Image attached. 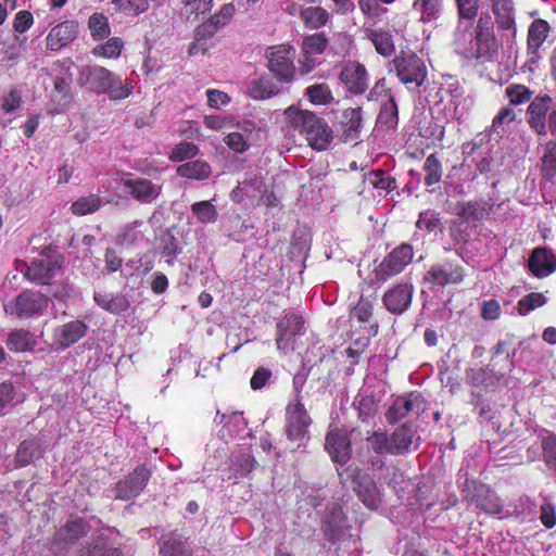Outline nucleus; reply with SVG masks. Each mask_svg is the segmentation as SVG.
<instances>
[{
    "label": "nucleus",
    "instance_id": "f257e3e1",
    "mask_svg": "<svg viewBox=\"0 0 556 556\" xmlns=\"http://www.w3.org/2000/svg\"><path fill=\"white\" fill-rule=\"evenodd\" d=\"M283 117L288 126L304 137L313 150L326 151L330 148L333 130L324 117L295 105L287 108Z\"/></svg>",
    "mask_w": 556,
    "mask_h": 556
},
{
    "label": "nucleus",
    "instance_id": "f03ea898",
    "mask_svg": "<svg viewBox=\"0 0 556 556\" xmlns=\"http://www.w3.org/2000/svg\"><path fill=\"white\" fill-rule=\"evenodd\" d=\"M495 30L491 15L482 13L473 27V39L470 49L467 50L466 47H463L458 38L455 39V46L463 54L477 60L492 61L497 56L501 47L506 43V41L501 40V34L497 36Z\"/></svg>",
    "mask_w": 556,
    "mask_h": 556
},
{
    "label": "nucleus",
    "instance_id": "7ed1b4c3",
    "mask_svg": "<svg viewBox=\"0 0 556 556\" xmlns=\"http://www.w3.org/2000/svg\"><path fill=\"white\" fill-rule=\"evenodd\" d=\"M457 486L463 501L488 515L503 513V504L496 492L481 480L469 477L468 472L459 471Z\"/></svg>",
    "mask_w": 556,
    "mask_h": 556
},
{
    "label": "nucleus",
    "instance_id": "20e7f679",
    "mask_svg": "<svg viewBox=\"0 0 556 556\" xmlns=\"http://www.w3.org/2000/svg\"><path fill=\"white\" fill-rule=\"evenodd\" d=\"M339 476L350 483L358 501L369 510H377L383 502V493L375 477L359 467L348 466Z\"/></svg>",
    "mask_w": 556,
    "mask_h": 556
},
{
    "label": "nucleus",
    "instance_id": "39448f33",
    "mask_svg": "<svg viewBox=\"0 0 556 556\" xmlns=\"http://www.w3.org/2000/svg\"><path fill=\"white\" fill-rule=\"evenodd\" d=\"M89 88L98 94H108L111 100H123L132 92L130 83H122V78L103 66L89 68L87 75Z\"/></svg>",
    "mask_w": 556,
    "mask_h": 556
},
{
    "label": "nucleus",
    "instance_id": "423d86ee",
    "mask_svg": "<svg viewBox=\"0 0 556 556\" xmlns=\"http://www.w3.org/2000/svg\"><path fill=\"white\" fill-rule=\"evenodd\" d=\"M390 65L395 71L400 81L404 85H415L420 87L425 84L428 70L425 61L413 51H400Z\"/></svg>",
    "mask_w": 556,
    "mask_h": 556
},
{
    "label": "nucleus",
    "instance_id": "0eeeda50",
    "mask_svg": "<svg viewBox=\"0 0 556 556\" xmlns=\"http://www.w3.org/2000/svg\"><path fill=\"white\" fill-rule=\"evenodd\" d=\"M312 422L313 420L302 402L300 390L296 389L294 401L288 403L286 407L285 432L288 440L300 445L308 438V428Z\"/></svg>",
    "mask_w": 556,
    "mask_h": 556
},
{
    "label": "nucleus",
    "instance_id": "6e6552de",
    "mask_svg": "<svg viewBox=\"0 0 556 556\" xmlns=\"http://www.w3.org/2000/svg\"><path fill=\"white\" fill-rule=\"evenodd\" d=\"M49 305V298L40 291L23 290L13 302L4 306L7 314L22 318L41 315Z\"/></svg>",
    "mask_w": 556,
    "mask_h": 556
},
{
    "label": "nucleus",
    "instance_id": "1a4fd4ad",
    "mask_svg": "<svg viewBox=\"0 0 556 556\" xmlns=\"http://www.w3.org/2000/svg\"><path fill=\"white\" fill-rule=\"evenodd\" d=\"M294 49L289 45L271 46L266 51L267 67L281 83L288 84L295 76Z\"/></svg>",
    "mask_w": 556,
    "mask_h": 556
},
{
    "label": "nucleus",
    "instance_id": "9d476101",
    "mask_svg": "<svg viewBox=\"0 0 556 556\" xmlns=\"http://www.w3.org/2000/svg\"><path fill=\"white\" fill-rule=\"evenodd\" d=\"M90 531L89 522L84 518H75L60 527L51 541L50 551L54 555H62L70 551L80 539Z\"/></svg>",
    "mask_w": 556,
    "mask_h": 556
},
{
    "label": "nucleus",
    "instance_id": "9b49d317",
    "mask_svg": "<svg viewBox=\"0 0 556 556\" xmlns=\"http://www.w3.org/2000/svg\"><path fill=\"white\" fill-rule=\"evenodd\" d=\"M493 14V23L501 40L511 45L517 34L516 8L514 0H500L489 3Z\"/></svg>",
    "mask_w": 556,
    "mask_h": 556
},
{
    "label": "nucleus",
    "instance_id": "f8f14e48",
    "mask_svg": "<svg viewBox=\"0 0 556 556\" xmlns=\"http://www.w3.org/2000/svg\"><path fill=\"white\" fill-rule=\"evenodd\" d=\"M414 252L412 245L403 243L393 249L382 262L375 268L377 282H386L399 275L412 262Z\"/></svg>",
    "mask_w": 556,
    "mask_h": 556
},
{
    "label": "nucleus",
    "instance_id": "ddd939ff",
    "mask_svg": "<svg viewBox=\"0 0 556 556\" xmlns=\"http://www.w3.org/2000/svg\"><path fill=\"white\" fill-rule=\"evenodd\" d=\"M151 478V470L146 464L137 466L124 479L116 483V498L129 501L137 497L147 486Z\"/></svg>",
    "mask_w": 556,
    "mask_h": 556
},
{
    "label": "nucleus",
    "instance_id": "4468645a",
    "mask_svg": "<svg viewBox=\"0 0 556 556\" xmlns=\"http://www.w3.org/2000/svg\"><path fill=\"white\" fill-rule=\"evenodd\" d=\"M464 267L454 261L446 260L433 264L425 274L424 280L434 286L458 285L464 280Z\"/></svg>",
    "mask_w": 556,
    "mask_h": 556
},
{
    "label": "nucleus",
    "instance_id": "2eb2a0df",
    "mask_svg": "<svg viewBox=\"0 0 556 556\" xmlns=\"http://www.w3.org/2000/svg\"><path fill=\"white\" fill-rule=\"evenodd\" d=\"M64 257L60 254L40 260H33L26 265V278L37 285H50L51 279L61 270Z\"/></svg>",
    "mask_w": 556,
    "mask_h": 556
},
{
    "label": "nucleus",
    "instance_id": "dca6fc26",
    "mask_svg": "<svg viewBox=\"0 0 556 556\" xmlns=\"http://www.w3.org/2000/svg\"><path fill=\"white\" fill-rule=\"evenodd\" d=\"M123 188L136 201L142 204L155 202L163 191L162 182L143 177H129L122 180Z\"/></svg>",
    "mask_w": 556,
    "mask_h": 556
},
{
    "label": "nucleus",
    "instance_id": "f3484780",
    "mask_svg": "<svg viewBox=\"0 0 556 556\" xmlns=\"http://www.w3.org/2000/svg\"><path fill=\"white\" fill-rule=\"evenodd\" d=\"M553 99L548 94L535 96L527 109V123L529 127L538 135L547 134L546 119L552 110Z\"/></svg>",
    "mask_w": 556,
    "mask_h": 556
},
{
    "label": "nucleus",
    "instance_id": "a211bd4d",
    "mask_svg": "<svg viewBox=\"0 0 556 556\" xmlns=\"http://www.w3.org/2000/svg\"><path fill=\"white\" fill-rule=\"evenodd\" d=\"M325 450L333 463L345 465L352 455V444L346 430L330 429L326 434Z\"/></svg>",
    "mask_w": 556,
    "mask_h": 556
},
{
    "label": "nucleus",
    "instance_id": "6ab92c4d",
    "mask_svg": "<svg viewBox=\"0 0 556 556\" xmlns=\"http://www.w3.org/2000/svg\"><path fill=\"white\" fill-rule=\"evenodd\" d=\"M413 283L403 281L384 292L382 295V303L389 313L401 315L409 308L413 301Z\"/></svg>",
    "mask_w": 556,
    "mask_h": 556
},
{
    "label": "nucleus",
    "instance_id": "aec40b11",
    "mask_svg": "<svg viewBox=\"0 0 556 556\" xmlns=\"http://www.w3.org/2000/svg\"><path fill=\"white\" fill-rule=\"evenodd\" d=\"M339 79L353 94H363L368 89L367 70L357 61H346L341 68Z\"/></svg>",
    "mask_w": 556,
    "mask_h": 556
},
{
    "label": "nucleus",
    "instance_id": "412c9836",
    "mask_svg": "<svg viewBox=\"0 0 556 556\" xmlns=\"http://www.w3.org/2000/svg\"><path fill=\"white\" fill-rule=\"evenodd\" d=\"M424 397L417 392L397 396L387 409L386 420L390 425H395L408 416L409 413L424 409Z\"/></svg>",
    "mask_w": 556,
    "mask_h": 556
},
{
    "label": "nucleus",
    "instance_id": "4be33fe9",
    "mask_svg": "<svg viewBox=\"0 0 556 556\" xmlns=\"http://www.w3.org/2000/svg\"><path fill=\"white\" fill-rule=\"evenodd\" d=\"M527 267L534 277L546 278L556 271V254L546 247L534 248Z\"/></svg>",
    "mask_w": 556,
    "mask_h": 556
},
{
    "label": "nucleus",
    "instance_id": "5701e85b",
    "mask_svg": "<svg viewBox=\"0 0 556 556\" xmlns=\"http://www.w3.org/2000/svg\"><path fill=\"white\" fill-rule=\"evenodd\" d=\"M78 35V23L74 20L63 21L53 26L47 35L46 46L48 50L60 51L73 42Z\"/></svg>",
    "mask_w": 556,
    "mask_h": 556
},
{
    "label": "nucleus",
    "instance_id": "b1692460",
    "mask_svg": "<svg viewBox=\"0 0 556 556\" xmlns=\"http://www.w3.org/2000/svg\"><path fill=\"white\" fill-rule=\"evenodd\" d=\"M304 319L298 314H286L276 326V344L278 350H287L293 343L294 338L301 333Z\"/></svg>",
    "mask_w": 556,
    "mask_h": 556
},
{
    "label": "nucleus",
    "instance_id": "393cba45",
    "mask_svg": "<svg viewBox=\"0 0 556 556\" xmlns=\"http://www.w3.org/2000/svg\"><path fill=\"white\" fill-rule=\"evenodd\" d=\"M88 326L83 320H71L54 330V341L58 348L66 350L87 333Z\"/></svg>",
    "mask_w": 556,
    "mask_h": 556
},
{
    "label": "nucleus",
    "instance_id": "a878e982",
    "mask_svg": "<svg viewBox=\"0 0 556 556\" xmlns=\"http://www.w3.org/2000/svg\"><path fill=\"white\" fill-rule=\"evenodd\" d=\"M363 111L361 106L343 110L339 126L345 142L356 140L361 135Z\"/></svg>",
    "mask_w": 556,
    "mask_h": 556
},
{
    "label": "nucleus",
    "instance_id": "bb28decb",
    "mask_svg": "<svg viewBox=\"0 0 556 556\" xmlns=\"http://www.w3.org/2000/svg\"><path fill=\"white\" fill-rule=\"evenodd\" d=\"M365 33L379 55L389 58L395 52L394 37L390 29L369 26L365 29Z\"/></svg>",
    "mask_w": 556,
    "mask_h": 556
},
{
    "label": "nucleus",
    "instance_id": "cd10ccee",
    "mask_svg": "<svg viewBox=\"0 0 556 556\" xmlns=\"http://www.w3.org/2000/svg\"><path fill=\"white\" fill-rule=\"evenodd\" d=\"M490 212L491 206L484 200L459 201L456 204V214L464 222H479Z\"/></svg>",
    "mask_w": 556,
    "mask_h": 556
},
{
    "label": "nucleus",
    "instance_id": "c85d7f7f",
    "mask_svg": "<svg viewBox=\"0 0 556 556\" xmlns=\"http://www.w3.org/2000/svg\"><path fill=\"white\" fill-rule=\"evenodd\" d=\"M551 31V25L546 20L535 18L528 28L527 50L529 54H538Z\"/></svg>",
    "mask_w": 556,
    "mask_h": 556
},
{
    "label": "nucleus",
    "instance_id": "c756f323",
    "mask_svg": "<svg viewBox=\"0 0 556 556\" xmlns=\"http://www.w3.org/2000/svg\"><path fill=\"white\" fill-rule=\"evenodd\" d=\"M414 435L412 424L405 422L395 428L390 435L391 455H404L409 452Z\"/></svg>",
    "mask_w": 556,
    "mask_h": 556
},
{
    "label": "nucleus",
    "instance_id": "7c9ffc66",
    "mask_svg": "<svg viewBox=\"0 0 556 556\" xmlns=\"http://www.w3.org/2000/svg\"><path fill=\"white\" fill-rule=\"evenodd\" d=\"M93 300L98 306L104 311L121 315L128 311L130 303L124 294H109L103 292H94Z\"/></svg>",
    "mask_w": 556,
    "mask_h": 556
},
{
    "label": "nucleus",
    "instance_id": "2f4dec72",
    "mask_svg": "<svg viewBox=\"0 0 556 556\" xmlns=\"http://www.w3.org/2000/svg\"><path fill=\"white\" fill-rule=\"evenodd\" d=\"M5 343L11 352L24 353L31 351L36 346L37 340L33 332L21 328L11 331Z\"/></svg>",
    "mask_w": 556,
    "mask_h": 556
},
{
    "label": "nucleus",
    "instance_id": "473e14b6",
    "mask_svg": "<svg viewBox=\"0 0 556 556\" xmlns=\"http://www.w3.org/2000/svg\"><path fill=\"white\" fill-rule=\"evenodd\" d=\"M43 453L45 451L39 439L24 440L17 448L15 462L20 467H24L41 458Z\"/></svg>",
    "mask_w": 556,
    "mask_h": 556
},
{
    "label": "nucleus",
    "instance_id": "72a5a7b5",
    "mask_svg": "<svg viewBox=\"0 0 556 556\" xmlns=\"http://www.w3.org/2000/svg\"><path fill=\"white\" fill-rule=\"evenodd\" d=\"M345 517L340 506L334 505L329 509L323 526L325 536L332 543L339 540L342 533Z\"/></svg>",
    "mask_w": 556,
    "mask_h": 556
},
{
    "label": "nucleus",
    "instance_id": "f704fd0d",
    "mask_svg": "<svg viewBox=\"0 0 556 556\" xmlns=\"http://www.w3.org/2000/svg\"><path fill=\"white\" fill-rule=\"evenodd\" d=\"M176 174L182 178L205 180L211 176L212 168L206 161L195 160L180 164L176 168Z\"/></svg>",
    "mask_w": 556,
    "mask_h": 556
},
{
    "label": "nucleus",
    "instance_id": "c9c22d12",
    "mask_svg": "<svg viewBox=\"0 0 556 556\" xmlns=\"http://www.w3.org/2000/svg\"><path fill=\"white\" fill-rule=\"evenodd\" d=\"M413 9L420 14L421 23H434L442 14L443 0H414Z\"/></svg>",
    "mask_w": 556,
    "mask_h": 556
},
{
    "label": "nucleus",
    "instance_id": "e433bc0d",
    "mask_svg": "<svg viewBox=\"0 0 556 556\" xmlns=\"http://www.w3.org/2000/svg\"><path fill=\"white\" fill-rule=\"evenodd\" d=\"M376 123L377 126L386 130L396 128L399 124V109L394 96H390L388 100L381 104Z\"/></svg>",
    "mask_w": 556,
    "mask_h": 556
},
{
    "label": "nucleus",
    "instance_id": "4c0bfd02",
    "mask_svg": "<svg viewBox=\"0 0 556 556\" xmlns=\"http://www.w3.org/2000/svg\"><path fill=\"white\" fill-rule=\"evenodd\" d=\"M540 173L547 181L556 178V140H548L545 143L540 159Z\"/></svg>",
    "mask_w": 556,
    "mask_h": 556
},
{
    "label": "nucleus",
    "instance_id": "58836bf2",
    "mask_svg": "<svg viewBox=\"0 0 556 556\" xmlns=\"http://www.w3.org/2000/svg\"><path fill=\"white\" fill-rule=\"evenodd\" d=\"M300 17L307 28L319 29L327 25L330 14L321 7H308L301 10Z\"/></svg>",
    "mask_w": 556,
    "mask_h": 556
},
{
    "label": "nucleus",
    "instance_id": "ea45409f",
    "mask_svg": "<svg viewBox=\"0 0 556 556\" xmlns=\"http://www.w3.org/2000/svg\"><path fill=\"white\" fill-rule=\"evenodd\" d=\"M504 96L510 106H518L531 102L533 91L526 85L514 83L505 88Z\"/></svg>",
    "mask_w": 556,
    "mask_h": 556
},
{
    "label": "nucleus",
    "instance_id": "a19ab883",
    "mask_svg": "<svg viewBox=\"0 0 556 556\" xmlns=\"http://www.w3.org/2000/svg\"><path fill=\"white\" fill-rule=\"evenodd\" d=\"M88 28L94 40H103L111 35L109 18L104 13L94 12L88 18Z\"/></svg>",
    "mask_w": 556,
    "mask_h": 556
},
{
    "label": "nucleus",
    "instance_id": "79ce46f5",
    "mask_svg": "<svg viewBox=\"0 0 556 556\" xmlns=\"http://www.w3.org/2000/svg\"><path fill=\"white\" fill-rule=\"evenodd\" d=\"M102 199L98 194L80 197L71 205V212L75 216H85L93 214L102 206Z\"/></svg>",
    "mask_w": 556,
    "mask_h": 556
},
{
    "label": "nucleus",
    "instance_id": "37998d69",
    "mask_svg": "<svg viewBox=\"0 0 556 556\" xmlns=\"http://www.w3.org/2000/svg\"><path fill=\"white\" fill-rule=\"evenodd\" d=\"M425 175V185L427 187H431L441 181L443 168L442 162L439 159L437 153H431L427 156L424 164Z\"/></svg>",
    "mask_w": 556,
    "mask_h": 556
},
{
    "label": "nucleus",
    "instance_id": "c03bdc74",
    "mask_svg": "<svg viewBox=\"0 0 556 556\" xmlns=\"http://www.w3.org/2000/svg\"><path fill=\"white\" fill-rule=\"evenodd\" d=\"M328 47V38L325 33H315L306 36L302 41V51L306 56L321 54Z\"/></svg>",
    "mask_w": 556,
    "mask_h": 556
},
{
    "label": "nucleus",
    "instance_id": "a18cd8bd",
    "mask_svg": "<svg viewBox=\"0 0 556 556\" xmlns=\"http://www.w3.org/2000/svg\"><path fill=\"white\" fill-rule=\"evenodd\" d=\"M466 379L469 386L478 390H488L492 386L493 375L488 368H469L466 370Z\"/></svg>",
    "mask_w": 556,
    "mask_h": 556
},
{
    "label": "nucleus",
    "instance_id": "49530a36",
    "mask_svg": "<svg viewBox=\"0 0 556 556\" xmlns=\"http://www.w3.org/2000/svg\"><path fill=\"white\" fill-rule=\"evenodd\" d=\"M305 96L315 105H326L333 101L331 89L325 83L308 86Z\"/></svg>",
    "mask_w": 556,
    "mask_h": 556
},
{
    "label": "nucleus",
    "instance_id": "de8ad7c7",
    "mask_svg": "<svg viewBox=\"0 0 556 556\" xmlns=\"http://www.w3.org/2000/svg\"><path fill=\"white\" fill-rule=\"evenodd\" d=\"M124 49V41L119 37L109 38L104 43L92 49V54L98 58L116 59Z\"/></svg>",
    "mask_w": 556,
    "mask_h": 556
},
{
    "label": "nucleus",
    "instance_id": "09e8293b",
    "mask_svg": "<svg viewBox=\"0 0 556 556\" xmlns=\"http://www.w3.org/2000/svg\"><path fill=\"white\" fill-rule=\"evenodd\" d=\"M547 303V298L541 292H530L522 296L518 302L516 309L520 316H527L532 311L544 306Z\"/></svg>",
    "mask_w": 556,
    "mask_h": 556
},
{
    "label": "nucleus",
    "instance_id": "8fccbe9b",
    "mask_svg": "<svg viewBox=\"0 0 556 556\" xmlns=\"http://www.w3.org/2000/svg\"><path fill=\"white\" fill-rule=\"evenodd\" d=\"M200 152V149L197 144H194L193 142H179L178 144H176L169 155H168V159L172 161V162H175V163H179V162H184L186 160H191L193 159L194 156H197Z\"/></svg>",
    "mask_w": 556,
    "mask_h": 556
},
{
    "label": "nucleus",
    "instance_id": "3c124183",
    "mask_svg": "<svg viewBox=\"0 0 556 556\" xmlns=\"http://www.w3.org/2000/svg\"><path fill=\"white\" fill-rule=\"evenodd\" d=\"M191 212L202 224L215 223L217 220L216 207L210 201H200L191 205Z\"/></svg>",
    "mask_w": 556,
    "mask_h": 556
},
{
    "label": "nucleus",
    "instance_id": "603ef678",
    "mask_svg": "<svg viewBox=\"0 0 556 556\" xmlns=\"http://www.w3.org/2000/svg\"><path fill=\"white\" fill-rule=\"evenodd\" d=\"M370 448L380 455H391L390 437L387 432L377 430L366 438Z\"/></svg>",
    "mask_w": 556,
    "mask_h": 556
},
{
    "label": "nucleus",
    "instance_id": "864d4df0",
    "mask_svg": "<svg viewBox=\"0 0 556 556\" xmlns=\"http://www.w3.org/2000/svg\"><path fill=\"white\" fill-rule=\"evenodd\" d=\"M116 8L130 16H138L149 9V0H113Z\"/></svg>",
    "mask_w": 556,
    "mask_h": 556
},
{
    "label": "nucleus",
    "instance_id": "5fc2aeb1",
    "mask_svg": "<svg viewBox=\"0 0 556 556\" xmlns=\"http://www.w3.org/2000/svg\"><path fill=\"white\" fill-rule=\"evenodd\" d=\"M374 315V303L363 295L359 298L357 303L351 311V316L354 317L358 323H368Z\"/></svg>",
    "mask_w": 556,
    "mask_h": 556
},
{
    "label": "nucleus",
    "instance_id": "6e6d98bb",
    "mask_svg": "<svg viewBox=\"0 0 556 556\" xmlns=\"http://www.w3.org/2000/svg\"><path fill=\"white\" fill-rule=\"evenodd\" d=\"M541 447L546 466L556 472V434L551 433L543 438Z\"/></svg>",
    "mask_w": 556,
    "mask_h": 556
},
{
    "label": "nucleus",
    "instance_id": "4d7b16f0",
    "mask_svg": "<svg viewBox=\"0 0 556 556\" xmlns=\"http://www.w3.org/2000/svg\"><path fill=\"white\" fill-rule=\"evenodd\" d=\"M369 182L376 189L383 190L386 192H390L396 188L395 178L386 175V173L381 169L372 170L369 174Z\"/></svg>",
    "mask_w": 556,
    "mask_h": 556
},
{
    "label": "nucleus",
    "instance_id": "13d9d810",
    "mask_svg": "<svg viewBox=\"0 0 556 556\" xmlns=\"http://www.w3.org/2000/svg\"><path fill=\"white\" fill-rule=\"evenodd\" d=\"M380 3V0H358V8L365 20H377L388 11Z\"/></svg>",
    "mask_w": 556,
    "mask_h": 556
},
{
    "label": "nucleus",
    "instance_id": "bf43d9fd",
    "mask_svg": "<svg viewBox=\"0 0 556 556\" xmlns=\"http://www.w3.org/2000/svg\"><path fill=\"white\" fill-rule=\"evenodd\" d=\"M481 0H455L459 20H473L479 12Z\"/></svg>",
    "mask_w": 556,
    "mask_h": 556
},
{
    "label": "nucleus",
    "instance_id": "052dcab7",
    "mask_svg": "<svg viewBox=\"0 0 556 556\" xmlns=\"http://www.w3.org/2000/svg\"><path fill=\"white\" fill-rule=\"evenodd\" d=\"M23 103L22 91L17 88H12L2 97L1 110L5 114H11L17 111Z\"/></svg>",
    "mask_w": 556,
    "mask_h": 556
},
{
    "label": "nucleus",
    "instance_id": "680f3d73",
    "mask_svg": "<svg viewBox=\"0 0 556 556\" xmlns=\"http://www.w3.org/2000/svg\"><path fill=\"white\" fill-rule=\"evenodd\" d=\"M516 117L517 114L509 104L503 106L494 116L491 124V130L493 132H498V129L502 128L503 125L513 123L516 119Z\"/></svg>",
    "mask_w": 556,
    "mask_h": 556
},
{
    "label": "nucleus",
    "instance_id": "e2e57ef3",
    "mask_svg": "<svg viewBox=\"0 0 556 556\" xmlns=\"http://www.w3.org/2000/svg\"><path fill=\"white\" fill-rule=\"evenodd\" d=\"M514 338L515 337L513 334H507L505 339L500 340L492 349V358L506 354V358L513 364L516 355V349H513L510 352L514 344Z\"/></svg>",
    "mask_w": 556,
    "mask_h": 556
},
{
    "label": "nucleus",
    "instance_id": "0e129e2a",
    "mask_svg": "<svg viewBox=\"0 0 556 556\" xmlns=\"http://www.w3.org/2000/svg\"><path fill=\"white\" fill-rule=\"evenodd\" d=\"M278 93V89L269 79L257 80L252 89V96L255 99H269Z\"/></svg>",
    "mask_w": 556,
    "mask_h": 556
},
{
    "label": "nucleus",
    "instance_id": "69168bd1",
    "mask_svg": "<svg viewBox=\"0 0 556 556\" xmlns=\"http://www.w3.org/2000/svg\"><path fill=\"white\" fill-rule=\"evenodd\" d=\"M540 521L546 529H552L556 526V507L549 501L545 500L540 506Z\"/></svg>",
    "mask_w": 556,
    "mask_h": 556
},
{
    "label": "nucleus",
    "instance_id": "338daca9",
    "mask_svg": "<svg viewBox=\"0 0 556 556\" xmlns=\"http://www.w3.org/2000/svg\"><path fill=\"white\" fill-rule=\"evenodd\" d=\"M226 146L236 153H243L248 151L249 143L241 132H229L225 138Z\"/></svg>",
    "mask_w": 556,
    "mask_h": 556
},
{
    "label": "nucleus",
    "instance_id": "774afa93",
    "mask_svg": "<svg viewBox=\"0 0 556 556\" xmlns=\"http://www.w3.org/2000/svg\"><path fill=\"white\" fill-rule=\"evenodd\" d=\"M161 556H190V552L180 541H167L160 548Z\"/></svg>",
    "mask_w": 556,
    "mask_h": 556
}]
</instances>
